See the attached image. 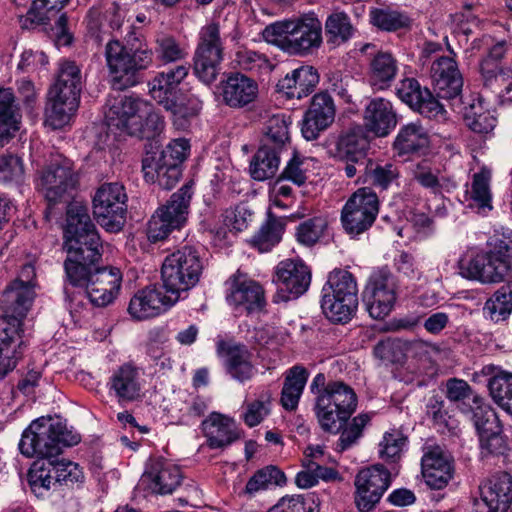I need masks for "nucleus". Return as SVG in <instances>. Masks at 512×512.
<instances>
[{
	"mask_svg": "<svg viewBox=\"0 0 512 512\" xmlns=\"http://www.w3.org/2000/svg\"><path fill=\"white\" fill-rule=\"evenodd\" d=\"M93 215L97 223L108 232H119L125 225L127 195L119 183L102 184L92 201Z\"/></svg>",
	"mask_w": 512,
	"mask_h": 512,
	"instance_id": "9b49d317",
	"label": "nucleus"
},
{
	"mask_svg": "<svg viewBox=\"0 0 512 512\" xmlns=\"http://www.w3.org/2000/svg\"><path fill=\"white\" fill-rule=\"evenodd\" d=\"M398 284L387 267L374 269L363 291V302L373 319L388 316L397 301Z\"/></svg>",
	"mask_w": 512,
	"mask_h": 512,
	"instance_id": "f8f14e48",
	"label": "nucleus"
},
{
	"mask_svg": "<svg viewBox=\"0 0 512 512\" xmlns=\"http://www.w3.org/2000/svg\"><path fill=\"white\" fill-rule=\"evenodd\" d=\"M479 491L496 507V511L509 512L512 505V475L496 473L479 485Z\"/></svg>",
	"mask_w": 512,
	"mask_h": 512,
	"instance_id": "473e14b6",
	"label": "nucleus"
},
{
	"mask_svg": "<svg viewBox=\"0 0 512 512\" xmlns=\"http://www.w3.org/2000/svg\"><path fill=\"white\" fill-rule=\"evenodd\" d=\"M81 441V435L68 427L59 416L40 417L32 421L23 431L19 450L27 458L53 459L63 447H72Z\"/></svg>",
	"mask_w": 512,
	"mask_h": 512,
	"instance_id": "7ed1b4c3",
	"label": "nucleus"
},
{
	"mask_svg": "<svg viewBox=\"0 0 512 512\" xmlns=\"http://www.w3.org/2000/svg\"><path fill=\"white\" fill-rule=\"evenodd\" d=\"M140 370L131 363L119 366L109 379V390L113 392L118 402H132L140 397Z\"/></svg>",
	"mask_w": 512,
	"mask_h": 512,
	"instance_id": "7c9ffc66",
	"label": "nucleus"
},
{
	"mask_svg": "<svg viewBox=\"0 0 512 512\" xmlns=\"http://www.w3.org/2000/svg\"><path fill=\"white\" fill-rule=\"evenodd\" d=\"M204 269L200 251L193 245H184L166 256L161 267L163 288L172 293L173 299H181L195 287Z\"/></svg>",
	"mask_w": 512,
	"mask_h": 512,
	"instance_id": "423d86ee",
	"label": "nucleus"
},
{
	"mask_svg": "<svg viewBox=\"0 0 512 512\" xmlns=\"http://www.w3.org/2000/svg\"><path fill=\"white\" fill-rule=\"evenodd\" d=\"M397 73L398 62L391 53L378 52L369 63V83L378 90L389 88Z\"/></svg>",
	"mask_w": 512,
	"mask_h": 512,
	"instance_id": "58836bf2",
	"label": "nucleus"
},
{
	"mask_svg": "<svg viewBox=\"0 0 512 512\" xmlns=\"http://www.w3.org/2000/svg\"><path fill=\"white\" fill-rule=\"evenodd\" d=\"M188 72L189 66L177 65L158 73L148 84L151 97L173 113L174 125L178 128H185L189 117L197 114L196 109L187 112L185 108L177 105L179 85L187 77Z\"/></svg>",
	"mask_w": 512,
	"mask_h": 512,
	"instance_id": "1a4fd4ad",
	"label": "nucleus"
},
{
	"mask_svg": "<svg viewBox=\"0 0 512 512\" xmlns=\"http://www.w3.org/2000/svg\"><path fill=\"white\" fill-rule=\"evenodd\" d=\"M262 32H322V23L314 12H308L294 19L271 23Z\"/></svg>",
	"mask_w": 512,
	"mask_h": 512,
	"instance_id": "864d4df0",
	"label": "nucleus"
},
{
	"mask_svg": "<svg viewBox=\"0 0 512 512\" xmlns=\"http://www.w3.org/2000/svg\"><path fill=\"white\" fill-rule=\"evenodd\" d=\"M286 484V476L278 467L269 465L257 470L247 481L244 494L254 497L256 494L266 491L274 486Z\"/></svg>",
	"mask_w": 512,
	"mask_h": 512,
	"instance_id": "09e8293b",
	"label": "nucleus"
},
{
	"mask_svg": "<svg viewBox=\"0 0 512 512\" xmlns=\"http://www.w3.org/2000/svg\"><path fill=\"white\" fill-rule=\"evenodd\" d=\"M285 227L286 218L268 212L265 222L252 236L249 243L261 253L268 252L281 242Z\"/></svg>",
	"mask_w": 512,
	"mask_h": 512,
	"instance_id": "ea45409f",
	"label": "nucleus"
},
{
	"mask_svg": "<svg viewBox=\"0 0 512 512\" xmlns=\"http://www.w3.org/2000/svg\"><path fill=\"white\" fill-rule=\"evenodd\" d=\"M79 282L67 281L73 287L85 288L87 297L96 307H107L118 297L122 286V272L113 266L90 269Z\"/></svg>",
	"mask_w": 512,
	"mask_h": 512,
	"instance_id": "ddd939ff",
	"label": "nucleus"
},
{
	"mask_svg": "<svg viewBox=\"0 0 512 512\" xmlns=\"http://www.w3.org/2000/svg\"><path fill=\"white\" fill-rule=\"evenodd\" d=\"M310 390L315 395L314 411L320 428L338 434L357 408L355 391L343 381H327L324 373L315 375Z\"/></svg>",
	"mask_w": 512,
	"mask_h": 512,
	"instance_id": "f03ea898",
	"label": "nucleus"
},
{
	"mask_svg": "<svg viewBox=\"0 0 512 512\" xmlns=\"http://www.w3.org/2000/svg\"><path fill=\"white\" fill-rule=\"evenodd\" d=\"M291 117L285 113H277L270 116L263 127L264 137L262 144L281 151L290 140L289 127Z\"/></svg>",
	"mask_w": 512,
	"mask_h": 512,
	"instance_id": "a18cd8bd",
	"label": "nucleus"
},
{
	"mask_svg": "<svg viewBox=\"0 0 512 512\" xmlns=\"http://www.w3.org/2000/svg\"><path fill=\"white\" fill-rule=\"evenodd\" d=\"M280 151L262 144L250 163V175L254 180L264 181L272 178L279 169Z\"/></svg>",
	"mask_w": 512,
	"mask_h": 512,
	"instance_id": "c03bdc74",
	"label": "nucleus"
},
{
	"mask_svg": "<svg viewBox=\"0 0 512 512\" xmlns=\"http://www.w3.org/2000/svg\"><path fill=\"white\" fill-rule=\"evenodd\" d=\"M414 179L435 196L442 195L444 192L449 193L456 188V182L452 178L430 168H418L414 173Z\"/></svg>",
	"mask_w": 512,
	"mask_h": 512,
	"instance_id": "13d9d810",
	"label": "nucleus"
},
{
	"mask_svg": "<svg viewBox=\"0 0 512 512\" xmlns=\"http://www.w3.org/2000/svg\"><path fill=\"white\" fill-rule=\"evenodd\" d=\"M407 437L397 429L386 432L380 442V457L385 461L395 462L406 446Z\"/></svg>",
	"mask_w": 512,
	"mask_h": 512,
	"instance_id": "338daca9",
	"label": "nucleus"
},
{
	"mask_svg": "<svg viewBox=\"0 0 512 512\" xmlns=\"http://www.w3.org/2000/svg\"><path fill=\"white\" fill-rule=\"evenodd\" d=\"M193 185V181L185 183L151 216L147 227V236L151 242L162 241L173 231L184 227L194 194Z\"/></svg>",
	"mask_w": 512,
	"mask_h": 512,
	"instance_id": "6e6552de",
	"label": "nucleus"
},
{
	"mask_svg": "<svg viewBox=\"0 0 512 512\" xmlns=\"http://www.w3.org/2000/svg\"><path fill=\"white\" fill-rule=\"evenodd\" d=\"M152 56L151 50L137 49L131 54L119 41H109L105 48V58L112 89L123 91L135 86L139 82L138 72L152 64Z\"/></svg>",
	"mask_w": 512,
	"mask_h": 512,
	"instance_id": "0eeeda50",
	"label": "nucleus"
},
{
	"mask_svg": "<svg viewBox=\"0 0 512 512\" xmlns=\"http://www.w3.org/2000/svg\"><path fill=\"white\" fill-rule=\"evenodd\" d=\"M482 458L506 456L510 450L508 438L502 431H493L479 437Z\"/></svg>",
	"mask_w": 512,
	"mask_h": 512,
	"instance_id": "69168bd1",
	"label": "nucleus"
},
{
	"mask_svg": "<svg viewBox=\"0 0 512 512\" xmlns=\"http://www.w3.org/2000/svg\"><path fill=\"white\" fill-rule=\"evenodd\" d=\"M53 459H37L28 472V482L33 492L48 490L55 479Z\"/></svg>",
	"mask_w": 512,
	"mask_h": 512,
	"instance_id": "e2e57ef3",
	"label": "nucleus"
},
{
	"mask_svg": "<svg viewBox=\"0 0 512 512\" xmlns=\"http://www.w3.org/2000/svg\"><path fill=\"white\" fill-rule=\"evenodd\" d=\"M369 141L361 125L343 131L336 141L334 157L341 161L361 162L367 160Z\"/></svg>",
	"mask_w": 512,
	"mask_h": 512,
	"instance_id": "2f4dec72",
	"label": "nucleus"
},
{
	"mask_svg": "<svg viewBox=\"0 0 512 512\" xmlns=\"http://www.w3.org/2000/svg\"><path fill=\"white\" fill-rule=\"evenodd\" d=\"M26 340L18 326L0 319V380L10 374L23 358Z\"/></svg>",
	"mask_w": 512,
	"mask_h": 512,
	"instance_id": "393cba45",
	"label": "nucleus"
},
{
	"mask_svg": "<svg viewBox=\"0 0 512 512\" xmlns=\"http://www.w3.org/2000/svg\"><path fill=\"white\" fill-rule=\"evenodd\" d=\"M228 289L226 301L235 308H243L248 313L261 311L265 304L264 290L262 286L249 279L239 271L227 281Z\"/></svg>",
	"mask_w": 512,
	"mask_h": 512,
	"instance_id": "a211bd4d",
	"label": "nucleus"
},
{
	"mask_svg": "<svg viewBox=\"0 0 512 512\" xmlns=\"http://www.w3.org/2000/svg\"><path fill=\"white\" fill-rule=\"evenodd\" d=\"M235 61L241 70L258 77L269 75L275 68V65L265 54L246 48L236 52Z\"/></svg>",
	"mask_w": 512,
	"mask_h": 512,
	"instance_id": "5fc2aeb1",
	"label": "nucleus"
},
{
	"mask_svg": "<svg viewBox=\"0 0 512 512\" xmlns=\"http://www.w3.org/2000/svg\"><path fill=\"white\" fill-rule=\"evenodd\" d=\"M180 468L163 458L150 459L146 464L141 482L152 493L172 494L182 483Z\"/></svg>",
	"mask_w": 512,
	"mask_h": 512,
	"instance_id": "aec40b11",
	"label": "nucleus"
},
{
	"mask_svg": "<svg viewBox=\"0 0 512 512\" xmlns=\"http://www.w3.org/2000/svg\"><path fill=\"white\" fill-rule=\"evenodd\" d=\"M201 427L211 449L225 448L241 438V430L235 421L217 412L205 418Z\"/></svg>",
	"mask_w": 512,
	"mask_h": 512,
	"instance_id": "cd10ccee",
	"label": "nucleus"
},
{
	"mask_svg": "<svg viewBox=\"0 0 512 512\" xmlns=\"http://www.w3.org/2000/svg\"><path fill=\"white\" fill-rule=\"evenodd\" d=\"M262 37L288 54L301 56L313 53L323 41L321 34H262Z\"/></svg>",
	"mask_w": 512,
	"mask_h": 512,
	"instance_id": "72a5a7b5",
	"label": "nucleus"
},
{
	"mask_svg": "<svg viewBox=\"0 0 512 512\" xmlns=\"http://www.w3.org/2000/svg\"><path fill=\"white\" fill-rule=\"evenodd\" d=\"M429 138L426 130L419 122H411L402 126L393 142V149L398 156L411 155L426 148Z\"/></svg>",
	"mask_w": 512,
	"mask_h": 512,
	"instance_id": "a19ab883",
	"label": "nucleus"
},
{
	"mask_svg": "<svg viewBox=\"0 0 512 512\" xmlns=\"http://www.w3.org/2000/svg\"><path fill=\"white\" fill-rule=\"evenodd\" d=\"M327 228L328 222L324 217H312L297 226L295 237L301 245L312 247L324 237Z\"/></svg>",
	"mask_w": 512,
	"mask_h": 512,
	"instance_id": "bf43d9fd",
	"label": "nucleus"
},
{
	"mask_svg": "<svg viewBox=\"0 0 512 512\" xmlns=\"http://www.w3.org/2000/svg\"><path fill=\"white\" fill-rule=\"evenodd\" d=\"M217 353L233 379L242 383L252 379L255 368L251 362L252 354L245 345L221 340L217 343Z\"/></svg>",
	"mask_w": 512,
	"mask_h": 512,
	"instance_id": "a878e982",
	"label": "nucleus"
},
{
	"mask_svg": "<svg viewBox=\"0 0 512 512\" xmlns=\"http://www.w3.org/2000/svg\"><path fill=\"white\" fill-rule=\"evenodd\" d=\"M464 121L466 125L475 133L488 134L496 126V117L484 107L481 98L473 101L468 107H465Z\"/></svg>",
	"mask_w": 512,
	"mask_h": 512,
	"instance_id": "3c124183",
	"label": "nucleus"
},
{
	"mask_svg": "<svg viewBox=\"0 0 512 512\" xmlns=\"http://www.w3.org/2000/svg\"><path fill=\"white\" fill-rule=\"evenodd\" d=\"M464 414L470 417L478 437L503 430L498 414L482 396H475L471 411Z\"/></svg>",
	"mask_w": 512,
	"mask_h": 512,
	"instance_id": "79ce46f5",
	"label": "nucleus"
},
{
	"mask_svg": "<svg viewBox=\"0 0 512 512\" xmlns=\"http://www.w3.org/2000/svg\"><path fill=\"white\" fill-rule=\"evenodd\" d=\"M358 299L343 298L323 293L321 309L327 319L334 323H347L356 313Z\"/></svg>",
	"mask_w": 512,
	"mask_h": 512,
	"instance_id": "49530a36",
	"label": "nucleus"
},
{
	"mask_svg": "<svg viewBox=\"0 0 512 512\" xmlns=\"http://www.w3.org/2000/svg\"><path fill=\"white\" fill-rule=\"evenodd\" d=\"M267 512H318V504L312 495H286Z\"/></svg>",
	"mask_w": 512,
	"mask_h": 512,
	"instance_id": "0e129e2a",
	"label": "nucleus"
},
{
	"mask_svg": "<svg viewBox=\"0 0 512 512\" xmlns=\"http://www.w3.org/2000/svg\"><path fill=\"white\" fill-rule=\"evenodd\" d=\"M458 269L463 278L482 284L512 280V240H497L488 252L466 251Z\"/></svg>",
	"mask_w": 512,
	"mask_h": 512,
	"instance_id": "20e7f679",
	"label": "nucleus"
},
{
	"mask_svg": "<svg viewBox=\"0 0 512 512\" xmlns=\"http://www.w3.org/2000/svg\"><path fill=\"white\" fill-rule=\"evenodd\" d=\"M391 482V472L382 464L359 470L354 479V503L358 511L372 512Z\"/></svg>",
	"mask_w": 512,
	"mask_h": 512,
	"instance_id": "4468645a",
	"label": "nucleus"
},
{
	"mask_svg": "<svg viewBox=\"0 0 512 512\" xmlns=\"http://www.w3.org/2000/svg\"><path fill=\"white\" fill-rule=\"evenodd\" d=\"M164 126L162 117L152 110V105L149 103V108L141 111L139 119L135 126L131 127V135L141 139H151L158 135Z\"/></svg>",
	"mask_w": 512,
	"mask_h": 512,
	"instance_id": "680f3d73",
	"label": "nucleus"
},
{
	"mask_svg": "<svg viewBox=\"0 0 512 512\" xmlns=\"http://www.w3.org/2000/svg\"><path fill=\"white\" fill-rule=\"evenodd\" d=\"M77 184L78 174L74 170L73 162L62 155L54 157L40 176V185L45 191L48 209L51 211L52 206L75 189Z\"/></svg>",
	"mask_w": 512,
	"mask_h": 512,
	"instance_id": "2eb2a0df",
	"label": "nucleus"
},
{
	"mask_svg": "<svg viewBox=\"0 0 512 512\" xmlns=\"http://www.w3.org/2000/svg\"><path fill=\"white\" fill-rule=\"evenodd\" d=\"M370 420L371 418L367 413H361L355 416L349 423L347 421L340 430L341 434L336 443V450L343 452L356 444L362 437L363 430Z\"/></svg>",
	"mask_w": 512,
	"mask_h": 512,
	"instance_id": "052dcab7",
	"label": "nucleus"
},
{
	"mask_svg": "<svg viewBox=\"0 0 512 512\" xmlns=\"http://www.w3.org/2000/svg\"><path fill=\"white\" fill-rule=\"evenodd\" d=\"M308 377V370L301 365H295L286 371L280 397V404L285 410L297 409Z\"/></svg>",
	"mask_w": 512,
	"mask_h": 512,
	"instance_id": "4c0bfd02",
	"label": "nucleus"
},
{
	"mask_svg": "<svg viewBox=\"0 0 512 512\" xmlns=\"http://www.w3.org/2000/svg\"><path fill=\"white\" fill-rule=\"evenodd\" d=\"M512 312V285L500 287L483 307L484 316L492 322L505 320Z\"/></svg>",
	"mask_w": 512,
	"mask_h": 512,
	"instance_id": "603ef678",
	"label": "nucleus"
},
{
	"mask_svg": "<svg viewBox=\"0 0 512 512\" xmlns=\"http://www.w3.org/2000/svg\"><path fill=\"white\" fill-rule=\"evenodd\" d=\"M487 389L493 402L512 415V373H500L489 378Z\"/></svg>",
	"mask_w": 512,
	"mask_h": 512,
	"instance_id": "6e6d98bb",
	"label": "nucleus"
},
{
	"mask_svg": "<svg viewBox=\"0 0 512 512\" xmlns=\"http://www.w3.org/2000/svg\"><path fill=\"white\" fill-rule=\"evenodd\" d=\"M465 200L468 206L478 214L487 215L492 209L491 171L483 167L472 176L470 187L466 190Z\"/></svg>",
	"mask_w": 512,
	"mask_h": 512,
	"instance_id": "f704fd0d",
	"label": "nucleus"
},
{
	"mask_svg": "<svg viewBox=\"0 0 512 512\" xmlns=\"http://www.w3.org/2000/svg\"><path fill=\"white\" fill-rule=\"evenodd\" d=\"M272 393L269 389L261 391L258 398L247 405L243 420L249 427L260 424L270 412Z\"/></svg>",
	"mask_w": 512,
	"mask_h": 512,
	"instance_id": "774afa93",
	"label": "nucleus"
},
{
	"mask_svg": "<svg viewBox=\"0 0 512 512\" xmlns=\"http://www.w3.org/2000/svg\"><path fill=\"white\" fill-rule=\"evenodd\" d=\"M335 115L336 107L331 95L326 91L315 94L303 118V137L307 140H316L320 133L334 122Z\"/></svg>",
	"mask_w": 512,
	"mask_h": 512,
	"instance_id": "412c9836",
	"label": "nucleus"
},
{
	"mask_svg": "<svg viewBox=\"0 0 512 512\" xmlns=\"http://www.w3.org/2000/svg\"><path fill=\"white\" fill-rule=\"evenodd\" d=\"M107 106L105 119L108 128L131 135V127L137 123L141 111L149 108V102L133 96L119 95L110 98Z\"/></svg>",
	"mask_w": 512,
	"mask_h": 512,
	"instance_id": "6ab92c4d",
	"label": "nucleus"
},
{
	"mask_svg": "<svg viewBox=\"0 0 512 512\" xmlns=\"http://www.w3.org/2000/svg\"><path fill=\"white\" fill-rule=\"evenodd\" d=\"M35 295L32 286H22L18 282L9 283L0 298V307L3 310L0 319L17 325L18 331L24 333L23 320L32 306Z\"/></svg>",
	"mask_w": 512,
	"mask_h": 512,
	"instance_id": "4be33fe9",
	"label": "nucleus"
},
{
	"mask_svg": "<svg viewBox=\"0 0 512 512\" xmlns=\"http://www.w3.org/2000/svg\"><path fill=\"white\" fill-rule=\"evenodd\" d=\"M223 102L231 108H242L252 103L258 95V84L242 73H232L221 83Z\"/></svg>",
	"mask_w": 512,
	"mask_h": 512,
	"instance_id": "c756f323",
	"label": "nucleus"
},
{
	"mask_svg": "<svg viewBox=\"0 0 512 512\" xmlns=\"http://www.w3.org/2000/svg\"><path fill=\"white\" fill-rule=\"evenodd\" d=\"M369 19L379 30L392 32L413 29L414 19L406 11L393 6L373 7L369 11Z\"/></svg>",
	"mask_w": 512,
	"mask_h": 512,
	"instance_id": "e433bc0d",
	"label": "nucleus"
},
{
	"mask_svg": "<svg viewBox=\"0 0 512 512\" xmlns=\"http://www.w3.org/2000/svg\"><path fill=\"white\" fill-rule=\"evenodd\" d=\"M80 92V68L72 61L61 62L56 81L48 92L46 118L50 126L60 129L69 123L78 109Z\"/></svg>",
	"mask_w": 512,
	"mask_h": 512,
	"instance_id": "39448f33",
	"label": "nucleus"
},
{
	"mask_svg": "<svg viewBox=\"0 0 512 512\" xmlns=\"http://www.w3.org/2000/svg\"><path fill=\"white\" fill-rule=\"evenodd\" d=\"M365 128L377 137H386L397 125L392 103L382 97L372 99L364 110Z\"/></svg>",
	"mask_w": 512,
	"mask_h": 512,
	"instance_id": "c85d7f7f",
	"label": "nucleus"
},
{
	"mask_svg": "<svg viewBox=\"0 0 512 512\" xmlns=\"http://www.w3.org/2000/svg\"><path fill=\"white\" fill-rule=\"evenodd\" d=\"M20 118L12 89L0 88V144L8 141L19 129Z\"/></svg>",
	"mask_w": 512,
	"mask_h": 512,
	"instance_id": "37998d69",
	"label": "nucleus"
},
{
	"mask_svg": "<svg viewBox=\"0 0 512 512\" xmlns=\"http://www.w3.org/2000/svg\"><path fill=\"white\" fill-rule=\"evenodd\" d=\"M142 171L146 182L157 184L165 190L172 189L182 174L180 167L162 161L156 156H147L142 160Z\"/></svg>",
	"mask_w": 512,
	"mask_h": 512,
	"instance_id": "c9c22d12",
	"label": "nucleus"
},
{
	"mask_svg": "<svg viewBox=\"0 0 512 512\" xmlns=\"http://www.w3.org/2000/svg\"><path fill=\"white\" fill-rule=\"evenodd\" d=\"M379 199L370 187L357 189L346 201L341 210V224L352 238L368 231L379 213Z\"/></svg>",
	"mask_w": 512,
	"mask_h": 512,
	"instance_id": "9d476101",
	"label": "nucleus"
},
{
	"mask_svg": "<svg viewBox=\"0 0 512 512\" xmlns=\"http://www.w3.org/2000/svg\"><path fill=\"white\" fill-rule=\"evenodd\" d=\"M431 77L438 98L454 99L462 91L463 79L456 61L450 57H440L433 62Z\"/></svg>",
	"mask_w": 512,
	"mask_h": 512,
	"instance_id": "bb28decb",
	"label": "nucleus"
},
{
	"mask_svg": "<svg viewBox=\"0 0 512 512\" xmlns=\"http://www.w3.org/2000/svg\"><path fill=\"white\" fill-rule=\"evenodd\" d=\"M446 398L456 404V407L464 414L471 411L474 405V397L480 396L467 381L459 378H450L446 381Z\"/></svg>",
	"mask_w": 512,
	"mask_h": 512,
	"instance_id": "4d7b16f0",
	"label": "nucleus"
},
{
	"mask_svg": "<svg viewBox=\"0 0 512 512\" xmlns=\"http://www.w3.org/2000/svg\"><path fill=\"white\" fill-rule=\"evenodd\" d=\"M172 293H163L156 286L139 290L130 300L129 314L137 319L144 320L155 317L172 307L179 299H173Z\"/></svg>",
	"mask_w": 512,
	"mask_h": 512,
	"instance_id": "b1692460",
	"label": "nucleus"
},
{
	"mask_svg": "<svg viewBox=\"0 0 512 512\" xmlns=\"http://www.w3.org/2000/svg\"><path fill=\"white\" fill-rule=\"evenodd\" d=\"M425 483L435 490L445 488L454 474L453 459L440 446H429L421 459Z\"/></svg>",
	"mask_w": 512,
	"mask_h": 512,
	"instance_id": "5701e85b",
	"label": "nucleus"
},
{
	"mask_svg": "<svg viewBox=\"0 0 512 512\" xmlns=\"http://www.w3.org/2000/svg\"><path fill=\"white\" fill-rule=\"evenodd\" d=\"M429 344L423 340H402L395 339L386 344L376 347V350L383 349L391 351L393 355L390 360L395 363L403 362L406 358H421L428 354Z\"/></svg>",
	"mask_w": 512,
	"mask_h": 512,
	"instance_id": "8fccbe9b",
	"label": "nucleus"
},
{
	"mask_svg": "<svg viewBox=\"0 0 512 512\" xmlns=\"http://www.w3.org/2000/svg\"><path fill=\"white\" fill-rule=\"evenodd\" d=\"M398 98L414 111L429 119L441 120L446 111L427 88H422L414 78L403 79L396 88Z\"/></svg>",
	"mask_w": 512,
	"mask_h": 512,
	"instance_id": "f3484780",
	"label": "nucleus"
},
{
	"mask_svg": "<svg viewBox=\"0 0 512 512\" xmlns=\"http://www.w3.org/2000/svg\"><path fill=\"white\" fill-rule=\"evenodd\" d=\"M322 293H328L336 297L358 299L356 278L347 269L335 268L328 274Z\"/></svg>",
	"mask_w": 512,
	"mask_h": 512,
	"instance_id": "de8ad7c7",
	"label": "nucleus"
},
{
	"mask_svg": "<svg viewBox=\"0 0 512 512\" xmlns=\"http://www.w3.org/2000/svg\"><path fill=\"white\" fill-rule=\"evenodd\" d=\"M311 270L301 259H285L275 268L274 282L281 301L297 299L307 292L311 284Z\"/></svg>",
	"mask_w": 512,
	"mask_h": 512,
	"instance_id": "dca6fc26",
	"label": "nucleus"
},
{
	"mask_svg": "<svg viewBox=\"0 0 512 512\" xmlns=\"http://www.w3.org/2000/svg\"><path fill=\"white\" fill-rule=\"evenodd\" d=\"M63 238L65 281L79 282L82 275L99 266L103 256V243L87 206L68 204Z\"/></svg>",
	"mask_w": 512,
	"mask_h": 512,
	"instance_id": "f257e3e1",
	"label": "nucleus"
}]
</instances>
